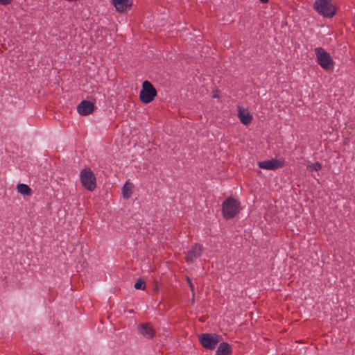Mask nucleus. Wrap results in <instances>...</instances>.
<instances>
[{"instance_id": "nucleus-1", "label": "nucleus", "mask_w": 355, "mask_h": 355, "mask_svg": "<svg viewBox=\"0 0 355 355\" xmlns=\"http://www.w3.org/2000/svg\"><path fill=\"white\" fill-rule=\"evenodd\" d=\"M157 94V90L152 83L145 80L142 83L141 89L139 92L140 101L144 104H148L154 100Z\"/></svg>"}, {"instance_id": "nucleus-2", "label": "nucleus", "mask_w": 355, "mask_h": 355, "mask_svg": "<svg viewBox=\"0 0 355 355\" xmlns=\"http://www.w3.org/2000/svg\"><path fill=\"white\" fill-rule=\"evenodd\" d=\"M314 8L325 17H331L336 12V8L331 0H317L314 3Z\"/></svg>"}, {"instance_id": "nucleus-3", "label": "nucleus", "mask_w": 355, "mask_h": 355, "mask_svg": "<svg viewBox=\"0 0 355 355\" xmlns=\"http://www.w3.org/2000/svg\"><path fill=\"white\" fill-rule=\"evenodd\" d=\"M239 210V202L232 198H228L223 203V214L226 219H231L234 217Z\"/></svg>"}, {"instance_id": "nucleus-4", "label": "nucleus", "mask_w": 355, "mask_h": 355, "mask_svg": "<svg viewBox=\"0 0 355 355\" xmlns=\"http://www.w3.org/2000/svg\"><path fill=\"white\" fill-rule=\"evenodd\" d=\"M198 339L202 346L207 349H214L220 341L221 337L217 334L204 333L199 334Z\"/></svg>"}, {"instance_id": "nucleus-5", "label": "nucleus", "mask_w": 355, "mask_h": 355, "mask_svg": "<svg viewBox=\"0 0 355 355\" xmlns=\"http://www.w3.org/2000/svg\"><path fill=\"white\" fill-rule=\"evenodd\" d=\"M317 60L319 64L324 69L328 70L333 67V60L324 49L318 47L315 49Z\"/></svg>"}, {"instance_id": "nucleus-6", "label": "nucleus", "mask_w": 355, "mask_h": 355, "mask_svg": "<svg viewBox=\"0 0 355 355\" xmlns=\"http://www.w3.org/2000/svg\"><path fill=\"white\" fill-rule=\"evenodd\" d=\"M83 185L89 191H93L96 187V178L89 169H83L80 175Z\"/></svg>"}, {"instance_id": "nucleus-7", "label": "nucleus", "mask_w": 355, "mask_h": 355, "mask_svg": "<svg viewBox=\"0 0 355 355\" xmlns=\"http://www.w3.org/2000/svg\"><path fill=\"white\" fill-rule=\"evenodd\" d=\"M283 165L284 162L277 159L264 160L258 163L259 168L267 170H275L282 167Z\"/></svg>"}, {"instance_id": "nucleus-8", "label": "nucleus", "mask_w": 355, "mask_h": 355, "mask_svg": "<svg viewBox=\"0 0 355 355\" xmlns=\"http://www.w3.org/2000/svg\"><path fill=\"white\" fill-rule=\"evenodd\" d=\"M139 333L148 339H151L155 336V329L148 322L141 323L138 326Z\"/></svg>"}, {"instance_id": "nucleus-9", "label": "nucleus", "mask_w": 355, "mask_h": 355, "mask_svg": "<svg viewBox=\"0 0 355 355\" xmlns=\"http://www.w3.org/2000/svg\"><path fill=\"white\" fill-rule=\"evenodd\" d=\"M94 104L88 101H83L77 107L78 112L82 116L90 114L94 111Z\"/></svg>"}, {"instance_id": "nucleus-10", "label": "nucleus", "mask_w": 355, "mask_h": 355, "mask_svg": "<svg viewBox=\"0 0 355 355\" xmlns=\"http://www.w3.org/2000/svg\"><path fill=\"white\" fill-rule=\"evenodd\" d=\"M202 252V245L199 244H196L195 245L192 246L191 250L188 252L186 259L187 262H192L196 258L199 257Z\"/></svg>"}, {"instance_id": "nucleus-11", "label": "nucleus", "mask_w": 355, "mask_h": 355, "mask_svg": "<svg viewBox=\"0 0 355 355\" xmlns=\"http://www.w3.org/2000/svg\"><path fill=\"white\" fill-rule=\"evenodd\" d=\"M238 116L241 122L244 125H248L252 119V116L248 110L240 107L239 108Z\"/></svg>"}, {"instance_id": "nucleus-12", "label": "nucleus", "mask_w": 355, "mask_h": 355, "mask_svg": "<svg viewBox=\"0 0 355 355\" xmlns=\"http://www.w3.org/2000/svg\"><path fill=\"white\" fill-rule=\"evenodd\" d=\"M112 4L119 12L125 11L131 6V3L129 0H112Z\"/></svg>"}, {"instance_id": "nucleus-13", "label": "nucleus", "mask_w": 355, "mask_h": 355, "mask_svg": "<svg viewBox=\"0 0 355 355\" xmlns=\"http://www.w3.org/2000/svg\"><path fill=\"white\" fill-rule=\"evenodd\" d=\"M232 353L230 345L225 342L220 343L216 352V355H230Z\"/></svg>"}, {"instance_id": "nucleus-14", "label": "nucleus", "mask_w": 355, "mask_h": 355, "mask_svg": "<svg viewBox=\"0 0 355 355\" xmlns=\"http://www.w3.org/2000/svg\"><path fill=\"white\" fill-rule=\"evenodd\" d=\"M133 186L131 183L125 182L122 189V195L123 197L125 199H128L130 197L132 193Z\"/></svg>"}, {"instance_id": "nucleus-15", "label": "nucleus", "mask_w": 355, "mask_h": 355, "mask_svg": "<svg viewBox=\"0 0 355 355\" xmlns=\"http://www.w3.org/2000/svg\"><path fill=\"white\" fill-rule=\"evenodd\" d=\"M17 191L22 195L31 196L32 194V189L25 184H19L17 187Z\"/></svg>"}, {"instance_id": "nucleus-16", "label": "nucleus", "mask_w": 355, "mask_h": 355, "mask_svg": "<svg viewBox=\"0 0 355 355\" xmlns=\"http://www.w3.org/2000/svg\"><path fill=\"white\" fill-rule=\"evenodd\" d=\"M321 168L322 166L319 162L309 163L307 164V168L310 172L318 171Z\"/></svg>"}, {"instance_id": "nucleus-17", "label": "nucleus", "mask_w": 355, "mask_h": 355, "mask_svg": "<svg viewBox=\"0 0 355 355\" xmlns=\"http://www.w3.org/2000/svg\"><path fill=\"white\" fill-rule=\"evenodd\" d=\"M135 288L136 289H141V290H144L145 289V284H144V282L141 279H139L136 283L135 284V286H134Z\"/></svg>"}, {"instance_id": "nucleus-18", "label": "nucleus", "mask_w": 355, "mask_h": 355, "mask_svg": "<svg viewBox=\"0 0 355 355\" xmlns=\"http://www.w3.org/2000/svg\"><path fill=\"white\" fill-rule=\"evenodd\" d=\"M12 0H0V4L3 6H7L11 3Z\"/></svg>"}, {"instance_id": "nucleus-19", "label": "nucleus", "mask_w": 355, "mask_h": 355, "mask_svg": "<svg viewBox=\"0 0 355 355\" xmlns=\"http://www.w3.org/2000/svg\"><path fill=\"white\" fill-rule=\"evenodd\" d=\"M188 283H189V286H190V288H191V291H192V293H193V296H194V293H193V289H194V288H193V284H192L191 281L189 278H188Z\"/></svg>"}, {"instance_id": "nucleus-20", "label": "nucleus", "mask_w": 355, "mask_h": 355, "mask_svg": "<svg viewBox=\"0 0 355 355\" xmlns=\"http://www.w3.org/2000/svg\"><path fill=\"white\" fill-rule=\"evenodd\" d=\"M260 1L263 3H267L268 1V0H260Z\"/></svg>"}, {"instance_id": "nucleus-21", "label": "nucleus", "mask_w": 355, "mask_h": 355, "mask_svg": "<svg viewBox=\"0 0 355 355\" xmlns=\"http://www.w3.org/2000/svg\"><path fill=\"white\" fill-rule=\"evenodd\" d=\"M214 96V98H218V94H214V96Z\"/></svg>"}, {"instance_id": "nucleus-22", "label": "nucleus", "mask_w": 355, "mask_h": 355, "mask_svg": "<svg viewBox=\"0 0 355 355\" xmlns=\"http://www.w3.org/2000/svg\"><path fill=\"white\" fill-rule=\"evenodd\" d=\"M129 313H133V310H130Z\"/></svg>"}]
</instances>
